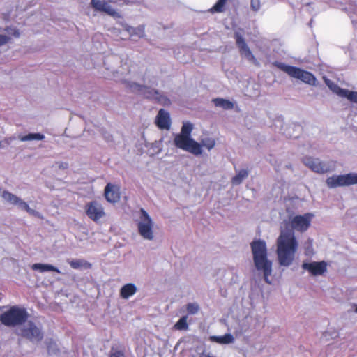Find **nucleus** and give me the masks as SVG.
I'll use <instances>...</instances> for the list:
<instances>
[{
    "mask_svg": "<svg viewBox=\"0 0 357 357\" xmlns=\"http://www.w3.org/2000/svg\"><path fill=\"white\" fill-rule=\"evenodd\" d=\"M314 217L312 213L289 217L291 229H282L276 242V253L280 266L288 267L292 264L298 248L294 231L301 233L306 231L310 228Z\"/></svg>",
    "mask_w": 357,
    "mask_h": 357,
    "instance_id": "f257e3e1",
    "label": "nucleus"
},
{
    "mask_svg": "<svg viewBox=\"0 0 357 357\" xmlns=\"http://www.w3.org/2000/svg\"><path fill=\"white\" fill-rule=\"evenodd\" d=\"M136 68L132 67L125 73L123 71L125 68L121 66L119 70L113 72L112 79L123 83L131 91L146 98L154 100L164 105H169L170 100L165 96L152 88L158 85V79L146 73H139Z\"/></svg>",
    "mask_w": 357,
    "mask_h": 357,
    "instance_id": "f03ea898",
    "label": "nucleus"
},
{
    "mask_svg": "<svg viewBox=\"0 0 357 357\" xmlns=\"http://www.w3.org/2000/svg\"><path fill=\"white\" fill-rule=\"evenodd\" d=\"M250 246L255 267L258 271L263 273L265 282L271 284V281L269 277L272 274L273 263L268 259L266 242L261 239L255 240L251 243Z\"/></svg>",
    "mask_w": 357,
    "mask_h": 357,
    "instance_id": "7ed1b4c3",
    "label": "nucleus"
},
{
    "mask_svg": "<svg viewBox=\"0 0 357 357\" xmlns=\"http://www.w3.org/2000/svg\"><path fill=\"white\" fill-rule=\"evenodd\" d=\"M29 314L26 309L13 306L0 316L1 322L8 327L22 326L27 320Z\"/></svg>",
    "mask_w": 357,
    "mask_h": 357,
    "instance_id": "20e7f679",
    "label": "nucleus"
},
{
    "mask_svg": "<svg viewBox=\"0 0 357 357\" xmlns=\"http://www.w3.org/2000/svg\"><path fill=\"white\" fill-rule=\"evenodd\" d=\"M275 65L290 77L298 79L309 85L316 86L317 79L312 73L295 66L287 65L284 63L276 62Z\"/></svg>",
    "mask_w": 357,
    "mask_h": 357,
    "instance_id": "39448f33",
    "label": "nucleus"
},
{
    "mask_svg": "<svg viewBox=\"0 0 357 357\" xmlns=\"http://www.w3.org/2000/svg\"><path fill=\"white\" fill-rule=\"evenodd\" d=\"M17 334L33 343L40 342L44 336L41 326L32 321H26L17 328Z\"/></svg>",
    "mask_w": 357,
    "mask_h": 357,
    "instance_id": "423d86ee",
    "label": "nucleus"
},
{
    "mask_svg": "<svg viewBox=\"0 0 357 357\" xmlns=\"http://www.w3.org/2000/svg\"><path fill=\"white\" fill-rule=\"evenodd\" d=\"M137 225L138 232L144 239L148 241L153 240L154 222L144 208H141L139 212Z\"/></svg>",
    "mask_w": 357,
    "mask_h": 357,
    "instance_id": "0eeeda50",
    "label": "nucleus"
},
{
    "mask_svg": "<svg viewBox=\"0 0 357 357\" xmlns=\"http://www.w3.org/2000/svg\"><path fill=\"white\" fill-rule=\"evenodd\" d=\"M174 144L177 148L188 151L195 155H199L202 153L201 144L194 140L191 137L177 134L174 137Z\"/></svg>",
    "mask_w": 357,
    "mask_h": 357,
    "instance_id": "6e6552de",
    "label": "nucleus"
},
{
    "mask_svg": "<svg viewBox=\"0 0 357 357\" xmlns=\"http://www.w3.org/2000/svg\"><path fill=\"white\" fill-rule=\"evenodd\" d=\"M326 183L330 188L356 185L357 184V173L351 172L341 175H333L328 177Z\"/></svg>",
    "mask_w": 357,
    "mask_h": 357,
    "instance_id": "1a4fd4ad",
    "label": "nucleus"
},
{
    "mask_svg": "<svg viewBox=\"0 0 357 357\" xmlns=\"http://www.w3.org/2000/svg\"><path fill=\"white\" fill-rule=\"evenodd\" d=\"M303 164L312 172L317 174L327 173L334 169L335 164L333 161H321L319 158L312 157H304Z\"/></svg>",
    "mask_w": 357,
    "mask_h": 357,
    "instance_id": "9d476101",
    "label": "nucleus"
},
{
    "mask_svg": "<svg viewBox=\"0 0 357 357\" xmlns=\"http://www.w3.org/2000/svg\"><path fill=\"white\" fill-rule=\"evenodd\" d=\"M236 45L239 50L240 54L242 57L254 63H257V61L249 47L245 41L243 33L241 31H236L234 33Z\"/></svg>",
    "mask_w": 357,
    "mask_h": 357,
    "instance_id": "9b49d317",
    "label": "nucleus"
},
{
    "mask_svg": "<svg viewBox=\"0 0 357 357\" xmlns=\"http://www.w3.org/2000/svg\"><path fill=\"white\" fill-rule=\"evenodd\" d=\"M2 197L8 203L17 206L20 209L26 211L30 215L40 217V213L38 211L31 208L26 202L23 201L16 195L8 191H3L2 193Z\"/></svg>",
    "mask_w": 357,
    "mask_h": 357,
    "instance_id": "f8f14e48",
    "label": "nucleus"
},
{
    "mask_svg": "<svg viewBox=\"0 0 357 357\" xmlns=\"http://www.w3.org/2000/svg\"><path fill=\"white\" fill-rule=\"evenodd\" d=\"M86 214L96 222L105 215L102 206L96 201L90 202L86 205Z\"/></svg>",
    "mask_w": 357,
    "mask_h": 357,
    "instance_id": "ddd939ff",
    "label": "nucleus"
},
{
    "mask_svg": "<svg viewBox=\"0 0 357 357\" xmlns=\"http://www.w3.org/2000/svg\"><path fill=\"white\" fill-rule=\"evenodd\" d=\"M302 268L309 271L312 275H321L327 271V264L324 261L319 262H303Z\"/></svg>",
    "mask_w": 357,
    "mask_h": 357,
    "instance_id": "4468645a",
    "label": "nucleus"
},
{
    "mask_svg": "<svg viewBox=\"0 0 357 357\" xmlns=\"http://www.w3.org/2000/svg\"><path fill=\"white\" fill-rule=\"evenodd\" d=\"M155 123L161 130H169L171 127L169 113L164 109H160L156 116Z\"/></svg>",
    "mask_w": 357,
    "mask_h": 357,
    "instance_id": "2eb2a0df",
    "label": "nucleus"
},
{
    "mask_svg": "<svg viewBox=\"0 0 357 357\" xmlns=\"http://www.w3.org/2000/svg\"><path fill=\"white\" fill-rule=\"evenodd\" d=\"M105 196L109 202H117L120 199L118 188L115 185L108 183L105 189Z\"/></svg>",
    "mask_w": 357,
    "mask_h": 357,
    "instance_id": "dca6fc26",
    "label": "nucleus"
},
{
    "mask_svg": "<svg viewBox=\"0 0 357 357\" xmlns=\"http://www.w3.org/2000/svg\"><path fill=\"white\" fill-rule=\"evenodd\" d=\"M137 291L136 285L133 283H128L120 289V296L123 299H128Z\"/></svg>",
    "mask_w": 357,
    "mask_h": 357,
    "instance_id": "f3484780",
    "label": "nucleus"
},
{
    "mask_svg": "<svg viewBox=\"0 0 357 357\" xmlns=\"http://www.w3.org/2000/svg\"><path fill=\"white\" fill-rule=\"evenodd\" d=\"M209 340L211 342L218 343L220 344H228L234 342V336L230 333H226L224 335L218 336L213 335L210 336Z\"/></svg>",
    "mask_w": 357,
    "mask_h": 357,
    "instance_id": "a211bd4d",
    "label": "nucleus"
},
{
    "mask_svg": "<svg viewBox=\"0 0 357 357\" xmlns=\"http://www.w3.org/2000/svg\"><path fill=\"white\" fill-rule=\"evenodd\" d=\"M324 80L326 86L330 89V90H331L334 93H335L339 97H343L344 94L345 93V89L340 88L337 84H336L329 79L326 78V77H324Z\"/></svg>",
    "mask_w": 357,
    "mask_h": 357,
    "instance_id": "6ab92c4d",
    "label": "nucleus"
},
{
    "mask_svg": "<svg viewBox=\"0 0 357 357\" xmlns=\"http://www.w3.org/2000/svg\"><path fill=\"white\" fill-rule=\"evenodd\" d=\"M33 270L39 271L41 273L47 272V271H54L60 273V271L55 266L50 264H34L31 266Z\"/></svg>",
    "mask_w": 357,
    "mask_h": 357,
    "instance_id": "aec40b11",
    "label": "nucleus"
},
{
    "mask_svg": "<svg viewBox=\"0 0 357 357\" xmlns=\"http://www.w3.org/2000/svg\"><path fill=\"white\" fill-rule=\"evenodd\" d=\"M213 102L215 107H221L224 109H231L234 108V103L229 100L224 98H215L213 100Z\"/></svg>",
    "mask_w": 357,
    "mask_h": 357,
    "instance_id": "412c9836",
    "label": "nucleus"
},
{
    "mask_svg": "<svg viewBox=\"0 0 357 357\" xmlns=\"http://www.w3.org/2000/svg\"><path fill=\"white\" fill-rule=\"evenodd\" d=\"M248 176V172L246 169H241L237 172L236 175L232 178L231 183L234 185H238L241 184Z\"/></svg>",
    "mask_w": 357,
    "mask_h": 357,
    "instance_id": "4be33fe9",
    "label": "nucleus"
},
{
    "mask_svg": "<svg viewBox=\"0 0 357 357\" xmlns=\"http://www.w3.org/2000/svg\"><path fill=\"white\" fill-rule=\"evenodd\" d=\"M126 30L131 36L142 38L145 36V30L144 26H139L137 27L128 26Z\"/></svg>",
    "mask_w": 357,
    "mask_h": 357,
    "instance_id": "5701e85b",
    "label": "nucleus"
},
{
    "mask_svg": "<svg viewBox=\"0 0 357 357\" xmlns=\"http://www.w3.org/2000/svg\"><path fill=\"white\" fill-rule=\"evenodd\" d=\"M45 138L44 135L40 133H29L26 135L18 136V139L21 142L31 141V140H43Z\"/></svg>",
    "mask_w": 357,
    "mask_h": 357,
    "instance_id": "b1692460",
    "label": "nucleus"
},
{
    "mask_svg": "<svg viewBox=\"0 0 357 357\" xmlns=\"http://www.w3.org/2000/svg\"><path fill=\"white\" fill-rule=\"evenodd\" d=\"M47 352L50 356H59L60 351L58 348V346L56 343L52 340H50L47 342Z\"/></svg>",
    "mask_w": 357,
    "mask_h": 357,
    "instance_id": "393cba45",
    "label": "nucleus"
},
{
    "mask_svg": "<svg viewBox=\"0 0 357 357\" xmlns=\"http://www.w3.org/2000/svg\"><path fill=\"white\" fill-rule=\"evenodd\" d=\"M101 12H104L114 17L119 18L121 17L119 12L115 8H112L107 1H105Z\"/></svg>",
    "mask_w": 357,
    "mask_h": 357,
    "instance_id": "a878e982",
    "label": "nucleus"
},
{
    "mask_svg": "<svg viewBox=\"0 0 357 357\" xmlns=\"http://www.w3.org/2000/svg\"><path fill=\"white\" fill-rule=\"evenodd\" d=\"M188 316H183L175 324L174 328L179 331H186L188 329Z\"/></svg>",
    "mask_w": 357,
    "mask_h": 357,
    "instance_id": "bb28decb",
    "label": "nucleus"
},
{
    "mask_svg": "<svg viewBox=\"0 0 357 357\" xmlns=\"http://www.w3.org/2000/svg\"><path fill=\"white\" fill-rule=\"evenodd\" d=\"M193 129V125L190 122H184L181 128V132L178 135L191 137V132Z\"/></svg>",
    "mask_w": 357,
    "mask_h": 357,
    "instance_id": "cd10ccee",
    "label": "nucleus"
},
{
    "mask_svg": "<svg viewBox=\"0 0 357 357\" xmlns=\"http://www.w3.org/2000/svg\"><path fill=\"white\" fill-rule=\"evenodd\" d=\"M199 144H201V148L203 146L210 151L215 146V141L213 138L207 137L202 139L200 143Z\"/></svg>",
    "mask_w": 357,
    "mask_h": 357,
    "instance_id": "c85d7f7f",
    "label": "nucleus"
},
{
    "mask_svg": "<svg viewBox=\"0 0 357 357\" xmlns=\"http://www.w3.org/2000/svg\"><path fill=\"white\" fill-rule=\"evenodd\" d=\"M229 0H218L216 3L211 8V11L214 13H221L225 10L226 3Z\"/></svg>",
    "mask_w": 357,
    "mask_h": 357,
    "instance_id": "c756f323",
    "label": "nucleus"
},
{
    "mask_svg": "<svg viewBox=\"0 0 357 357\" xmlns=\"http://www.w3.org/2000/svg\"><path fill=\"white\" fill-rule=\"evenodd\" d=\"M200 310V307L197 303H188L186 305V310L188 314H196Z\"/></svg>",
    "mask_w": 357,
    "mask_h": 357,
    "instance_id": "7c9ffc66",
    "label": "nucleus"
},
{
    "mask_svg": "<svg viewBox=\"0 0 357 357\" xmlns=\"http://www.w3.org/2000/svg\"><path fill=\"white\" fill-rule=\"evenodd\" d=\"M342 98L347 99L351 102L357 104V91L346 89Z\"/></svg>",
    "mask_w": 357,
    "mask_h": 357,
    "instance_id": "2f4dec72",
    "label": "nucleus"
},
{
    "mask_svg": "<svg viewBox=\"0 0 357 357\" xmlns=\"http://www.w3.org/2000/svg\"><path fill=\"white\" fill-rule=\"evenodd\" d=\"M68 263L70 265V266L74 269H79L84 266V265L86 264V262L82 259L69 260Z\"/></svg>",
    "mask_w": 357,
    "mask_h": 357,
    "instance_id": "473e14b6",
    "label": "nucleus"
},
{
    "mask_svg": "<svg viewBox=\"0 0 357 357\" xmlns=\"http://www.w3.org/2000/svg\"><path fill=\"white\" fill-rule=\"evenodd\" d=\"M105 3V1L91 0V6L96 11L101 12Z\"/></svg>",
    "mask_w": 357,
    "mask_h": 357,
    "instance_id": "72a5a7b5",
    "label": "nucleus"
},
{
    "mask_svg": "<svg viewBox=\"0 0 357 357\" xmlns=\"http://www.w3.org/2000/svg\"><path fill=\"white\" fill-rule=\"evenodd\" d=\"M305 254L306 255H310L312 254L313 252V249H312V240L309 238L307 240V242L306 243V246H305Z\"/></svg>",
    "mask_w": 357,
    "mask_h": 357,
    "instance_id": "f704fd0d",
    "label": "nucleus"
},
{
    "mask_svg": "<svg viewBox=\"0 0 357 357\" xmlns=\"http://www.w3.org/2000/svg\"><path fill=\"white\" fill-rule=\"evenodd\" d=\"M250 7L251 9L255 12H257L258 10H259L261 8L260 0H251Z\"/></svg>",
    "mask_w": 357,
    "mask_h": 357,
    "instance_id": "c9c22d12",
    "label": "nucleus"
},
{
    "mask_svg": "<svg viewBox=\"0 0 357 357\" xmlns=\"http://www.w3.org/2000/svg\"><path fill=\"white\" fill-rule=\"evenodd\" d=\"M9 40H10L9 37H8L5 35L0 34V47L2 46L3 45L7 43Z\"/></svg>",
    "mask_w": 357,
    "mask_h": 357,
    "instance_id": "e433bc0d",
    "label": "nucleus"
},
{
    "mask_svg": "<svg viewBox=\"0 0 357 357\" xmlns=\"http://www.w3.org/2000/svg\"><path fill=\"white\" fill-rule=\"evenodd\" d=\"M109 357H125L121 351L112 352Z\"/></svg>",
    "mask_w": 357,
    "mask_h": 357,
    "instance_id": "4c0bfd02",
    "label": "nucleus"
},
{
    "mask_svg": "<svg viewBox=\"0 0 357 357\" xmlns=\"http://www.w3.org/2000/svg\"><path fill=\"white\" fill-rule=\"evenodd\" d=\"M142 0H122L123 4H132L140 3Z\"/></svg>",
    "mask_w": 357,
    "mask_h": 357,
    "instance_id": "58836bf2",
    "label": "nucleus"
},
{
    "mask_svg": "<svg viewBox=\"0 0 357 357\" xmlns=\"http://www.w3.org/2000/svg\"><path fill=\"white\" fill-rule=\"evenodd\" d=\"M153 146L158 149V152H160L162 149V145H161L160 141L155 142V143L153 144Z\"/></svg>",
    "mask_w": 357,
    "mask_h": 357,
    "instance_id": "ea45409f",
    "label": "nucleus"
},
{
    "mask_svg": "<svg viewBox=\"0 0 357 357\" xmlns=\"http://www.w3.org/2000/svg\"><path fill=\"white\" fill-rule=\"evenodd\" d=\"M68 167V164L65 162H61L59 163V168L62 169H66Z\"/></svg>",
    "mask_w": 357,
    "mask_h": 357,
    "instance_id": "a19ab883",
    "label": "nucleus"
},
{
    "mask_svg": "<svg viewBox=\"0 0 357 357\" xmlns=\"http://www.w3.org/2000/svg\"><path fill=\"white\" fill-rule=\"evenodd\" d=\"M109 2L116 3L118 5H123L122 0H109Z\"/></svg>",
    "mask_w": 357,
    "mask_h": 357,
    "instance_id": "79ce46f5",
    "label": "nucleus"
},
{
    "mask_svg": "<svg viewBox=\"0 0 357 357\" xmlns=\"http://www.w3.org/2000/svg\"><path fill=\"white\" fill-rule=\"evenodd\" d=\"M13 31V35L15 36V37H19L20 36V32L18 30L14 29H11Z\"/></svg>",
    "mask_w": 357,
    "mask_h": 357,
    "instance_id": "37998d69",
    "label": "nucleus"
},
{
    "mask_svg": "<svg viewBox=\"0 0 357 357\" xmlns=\"http://www.w3.org/2000/svg\"><path fill=\"white\" fill-rule=\"evenodd\" d=\"M354 311H355V312H356V313H357V305L356 306V308H355V310H354Z\"/></svg>",
    "mask_w": 357,
    "mask_h": 357,
    "instance_id": "c03bdc74",
    "label": "nucleus"
}]
</instances>
